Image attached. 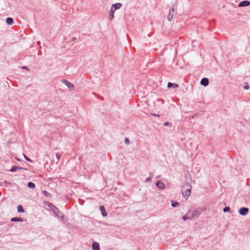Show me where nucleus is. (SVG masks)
<instances>
[{
    "mask_svg": "<svg viewBox=\"0 0 250 250\" xmlns=\"http://www.w3.org/2000/svg\"><path fill=\"white\" fill-rule=\"evenodd\" d=\"M194 218V216H191V217H188V216H184L182 218L183 219L184 221H186L187 220H191L193 218Z\"/></svg>",
    "mask_w": 250,
    "mask_h": 250,
    "instance_id": "obj_19",
    "label": "nucleus"
},
{
    "mask_svg": "<svg viewBox=\"0 0 250 250\" xmlns=\"http://www.w3.org/2000/svg\"><path fill=\"white\" fill-rule=\"evenodd\" d=\"M249 86L248 85H245L244 86V88L245 89H249Z\"/></svg>",
    "mask_w": 250,
    "mask_h": 250,
    "instance_id": "obj_30",
    "label": "nucleus"
},
{
    "mask_svg": "<svg viewBox=\"0 0 250 250\" xmlns=\"http://www.w3.org/2000/svg\"><path fill=\"white\" fill-rule=\"evenodd\" d=\"M12 222H22L23 219L21 217H14L11 219Z\"/></svg>",
    "mask_w": 250,
    "mask_h": 250,
    "instance_id": "obj_13",
    "label": "nucleus"
},
{
    "mask_svg": "<svg viewBox=\"0 0 250 250\" xmlns=\"http://www.w3.org/2000/svg\"><path fill=\"white\" fill-rule=\"evenodd\" d=\"M125 143H126V144H129V139H126L125 140Z\"/></svg>",
    "mask_w": 250,
    "mask_h": 250,
    "instance_id": "obj_29",
    "label": "nucleus"
},
{
    "mask_svg": "<svg viewBox=\"0 0 250 250\" xmlns=\"http://www.w3.org/2000/svg\"><path fill=\"white\" fill-rule=\"evenodd\" d=\"M93 250H100L99 244L97 242H94L92 245Z\"/></svg>",
    "mask_w": 250,
    "mask_h": 250,
    "instance_id": "obj_10",
    "label": "nucleus"
},
{
    "mask_svg": "<svg viewBox=\"0 0 250 250\" xmlns=\"http://www.w3.org/2000/svg\"><path fill=\"white\" fill-rule=\"evenodd\" d=\"M122 6V4L121 3H117L112 4L111 8L115 11L116 10L120 9Z\"/></svg>",
    "mask_w": 250,
    "mask_h": 250,
    "instance_id": "obj_7",
    "label": "nucleus"
},
{
    "mask_svg": "<svg viewBox=\"0 0 250 250\" xmlns=\"http://www.w3.org/2000/svg\"><path fill=\"white\" fill-rule=\"evenodd\" d=\"M76 38H75V37H74V38H73V41L76 40Z\"/></svg>",
    "mask_w": 250,
    "mask_h": 250,
    "instance_id": "obj_32",
    "label": "nucleus"
},
{
    "mask_svg": "<svg viewBox=\"0 0 250 250\" xmlns=\"http://www.w3.org/2000/svg\"><path fill=\"white\" fill-rule=\"evenodd\" d=\"M17 169H25L21 167H17V166H13L12 167L11 169H10V171L15 172Z\"/></svg>",
    "mask_w": 250,
    "mask_h": 250,
    "instance_id": "obj_15",
    "label": "nucleus"
},
{
    "mask_svg": "<svg viewBox=\"0 0 250 250\" xmlns=\"http://www.w3.org/2000/svg\"><path fill=\"white\" fill-rule=\"evenodd\" d=\"M24 158L28 161H30V159L26 156L25 155L23 154Z\"/></svg>",
    "mask_w": 250,
    "mask_h": 250,
    "instance_id": "obj_28",
    "label": "nucleus"
},
{
    "mask_svg": "<svg viewBox=\"0 0 250 250\" xmlns=\"http://www.w3.org/2000/svg\"><path fill=\"white\" fill-rule=\"evenodd\" d=\"M17 210L18 212L23 213L24 212V210L21 205H18L17 207Z\"/></svg>",
    "mask_w": 250,
    "mask_h": 250,
    "instance_id": "obj_17",
    "label": "nucleus"
},
{
    "mask_svg": "<svg viewBox=\"0 0 250 250\" xmlns=\"http://www.w3.org/2000/svg\"><path fill=\"white\" fill-rule=\"evenodd\" d=\"M100 210L101 211L102 214L103 216L105 217L107 216V213L105 211V209L104 206L100 207Z\"/></svg>",
    "mask_w": 250,
    "mask_h": 250,
    "instance_id": "obj_14",
    "label": "nucleus"
},
{
    "mask_svg": "<svg viewBox=\"0 0 250 250\" xmlns=\"http://www.w3.org/2000/svg\"><path fill=\"white\" fill-rule=\"evenodd\" d=\"M230 210V208L228 207H225L224 209H223V211L224 212H228V211H229Z\"/></svg>",
    "mask_w": 250,
    "mask_h": 250,
    "instance_id": "obj_25",
    "label": "nucleus"
},
{
    "mask_svg": "<svg viewBox=\"0 0 250 250\" xmlns=\"http://www.w3.org/2000/svg\"><path fill=\"white\" fill-rule=\"evenodd\" d=\"M152 115H153V116H158V117L159 116V115L155 114H153Z\"/></svg>",
    "mask_w": 250,
    "mask_h": 250,
    "instance_id": "obj_31",
    "label": "nucleus"
},
{
    "mask_svg": "<svg viewBox=\"0 0 250 250\" xmlns=\"http://www.w3.org/2000/svg\"><path fill=\"white\" fill-rule=\"evenodd\" d=\"M153 174H150V176L146 179L145 182H147L151 180V179L153 177Z\"/></svg>",
    "mask_w": 250,
    "mask_h": 250,
    "instance_id": "obj_24",
    "label": "nucleus"
},
{
    "mask_svg": "<svg viewBox=\"0 0 250 250\" xmlns=\"http://www.w3.org/2000/svg\"><path fill=\"white\" fill-rule=\"evenodd\" d=\"M156 186L158 188L161 189H163L166 188L165 184L161 181H157L156 183Z\"/></svg>",
    "mask_w": 250,
    "mask_h": 250,
    "instance_id": "obj_4",
    "label": "nucleus"
},
{
    "mask_svg": "<svg viewBox=\"0 0 250 250\" xmlns=\"http://www.w3.org/2000/svg\"><path fill=\"white\" fill-rule=\"evenodd\" d=\"M169 122H165V123L164 124V125L165 126H167V125H169Z\"/></svg>",
    "mask_w": 250,
    "mask_h": 250,
    "instance_id": "obj_27",
    "label": "nucleus"
},
{
    "mask_svg": "<svg viewBox=\"0 0 250 250\" xmlns=\"http://www.w3.org/2000/svg\"><path fill=\"white\" fill-rule=\"evenodd\" d=\"M53 212L56 214V215L60 217H61V220L62 221L63 220V216L62 215V213L59 211V209L57 208V210H56V209H54V210H53Z\"/></svg>",
    "mask_w": 250,
    "mask_h": 250,
    "instance_id": "obj_11",
    "label": "nucleus"
},
{
    "mask_svg": "<svg viewBox=\"0 0 250 250\" xmlns=\"http://www.w3.org/2000/svg\"><path fill=\"white\" fill-rule=\"evenodd\" d=\"M48 207L51 209L52 211L54 210V209L57 210V208L51 203L48 204Z\"/></svg>",
    "mask_w": 250,
    "mask_h": 250,
    "instance_id": "obj_21",
    "label": "nucleus"
},
{
    "mask_svg": "<svg viewBox=\"0 0 250 250\" xmlns=\"http://www.w3.org/2000/svg\"><path fill=\"white\" fill-rule=\"evenodd\" d=\"M249 211V209L247 208H242L239 210L240 214L245 216L246 215Z\"/></svg>",
    "mask_w": 250,
    "mask_h": 250,
    "instance_id": "obj_5",
    "label": "nucleus"
},
{
    "mask_svg": "<svg viewBox=\"0 0 250 250\" xmlns=\"http://www.w3.org/2000/svg\"><path fill=\"white\" fill-rule=\"evenodd\" d=\"M16 159H17L18 161H20V159L17 158Z\"/></svg>",
    "mask_w": 250,
    "mask_h": 250,
    "instance_id": "obj_33",
    "label": "nucleus"
},
{
    "mask_svg": "<svg viewBox=\"0 0 250 250\" xmlns=\"http://www.w3.org/2000/svg\"><path fill=\"white\" fill-rule=\"evenodd\" d=\"M191 186L189 183L185 184L183 187L182 194L184 197H188L191 194Z\"/></svg>",
    "mask_w": 250,
    "mask_h": 250,
    "instance_id": "obj_1",
    "label": "nucleus"
},
{
    "mask_svg": "<svg viewBox=\"0 0 250 250\" xmlns=\"http://www.w3.org/2000/svg\"><path fill=\"white\" fill-rule=\"evenodd\" d=\"M28 186L29 188H34L35 187V185L31 182H29L28 183Z\"/></svg>",
    "mask_w": 250,
    "mask_h": 250,
    "instance_id": "obj_20",
    "label": "nucleus"
},
{
    "mask_svg": "<svg viewBox=\"0 0 250 250\" xmlns=\"http://www.w3.org/2000/svg\"><path fill=\"white\" fill-rule=\"evenodd\" d=\"M179 205V203L177 202H171V206L173 207H176Z\"/></svg>",
    "mask_w": 250,
    "mask_h": 250,
    "instance_id": "obj_23",
    "label": "nucleus"
},
{
    "mask_svg": "<svg viewBox=\"0 0 250 250\" xmlns=\"http://www.w3.org/2000/svg\"><path fill=\"white\" fill-rule=\"evenodd\" d=\"M202 211V208H198L193 212L191 216H194V218L197 217L201 214Z\"/></svg>",
    "mask_w": 250,
    "mask_h": 250,
    "instance_id": "obj_6",
    "label": "nucleus"
},
{
    "mask_svg": "<svg viewBox=\"0 0 250 250\" xmlns=\"http://www.w3.org/2000/svg\"><path fill=\"white\" fill-rule=\"evenodd\" d=\"M6 23L9 25H12L13 23V19L12 18L8 17L6 19Z\"/></svg>",
    "mask_w": 250,
    "mask_h": 250,
    "instance_id": "obj_16",
    "label": "nucleus"
},
{
    "mask_svg": "<svg viewBox=\"0 0 250 250\" xmlns=\"http://www.w3.org/2000/svg\"><path fill=\"white\" fill-rule=\"evenodd\" d=\"M174 6H172L171 9L169 12V13L167 16V19L169 21H171L173 18V15L174 14Z\"/></svg>",
    "mask_w": 250,
    "mask_h": 250,
    "instance_id": "obj_3",
    "label": "nucleus"
},
{
    "mask_svg": "<svg viewBox=\"0 0 250 250\" xmlns=\"http://www.w3.org/2000/svg\"><path fill=\"white\" fill-rule=\"evenodd\" d=\"M114 10H112V8H111L110 11V14H109V18L110 20H112L114 19Z\"/></svg>",
    "mask_w": 250,
    "mask_h": 250,
    "instance_id": "obj_18",
    "label": "nucleus"
},
{
    "mask_svg": "<svg viewBox=\"0 0 250 250\" xmlns=\"http://www.w3.org/2000/svg\"><path fill=\"white\" fill-rule=\"evenodd\" d=\"M200 83L203 86H207L208 84V80L206 78H204L201 80Z\"/></svg>",
    "mask_w": 250,
    "mask_h": 250,
    "instance_id": "obj_9",
    "label": "nucleus"
},
{
    "mask_svg": "<svg viewBox=\"0 0 250 250\" xmlns=\"http://www.w3.org/2000/svg\"><path fill=\"white\" fill-rule=\"evenodd\" d=\"M61 81L62 83H64L70 90H73L74 89V85L73 83L64 79L62 80Z\"/></svg>",
    "mask_w": 250,
    "mask_h": 250,
    "instance_id": "obj_2",
    "label": "nucleus"
},
{
    "mask_svg": "<svg viewBox=\"0 0 250 250\" xmlns=\"http://www.w3.org/2000/svg\"><path fill=\"white\" fill-rule=\"evenodd\" d=\"M61 155L59 154V153H57L56 154V157L57 158V159L59 160L60 159V158H61Z\"/></svg>",
    "mask_w": 250,
    "mask_h": 250,
    "instance_id": "obj_26",
    "label": "nucleus"
},
{
    "mask_svg": "<svg viewBox=\"0 0 250 250\" xmlns=\"http://www.w3.org/2000/svg\"><path fill=\"white\" fill-rule=\"evenodd\" d=\"M179 86L178 84H176V83H168V84H167V87L168 88H170V87H172L173 88H178Z\"/></svg>",
    "mask_w": 250,
    "mask_h": 250,
    "instance_id": "obj_12",
    "label": "nucleus"
},
{
    "mask_svg": "<svg viewBox=\"0 0 250 250\" xmlns=\"http://www.w3.org/2000/svg\"><path fill=\"white\" fill-rule=\"evenodd\" d=\"M250 5V1L248 0H244L243 1L240 2L239 4V7H244Z\"/></svg>",
    "mask_w": 250,
    "mask_h": 250,
    "instance_id": "obj_8",
    "label": "nucleus"
},
{
    "mask_svg": "<svg viewBox=\"0 0 250 250\" xmlns=\"http://www.w3.org/2000/svg\"><path fill=\"white\" fill-rule=\"evenodd\" d=\"M23 68H26L25 66L23 67Z\"/></svg>",
    "mask_w": 250,
    "mask_h": 250,
    "instance_id": "obj_34",
    "label": "nucleus"
},
{
    "mask_svg": "<svg viewBox=\"0 0 250 250\" xmlns=\"http://www.w3.org/2000/svg\"><path fill=\"white\" fill-rule=\"evenodd\" d=\"M42 193L43 195H44V196H45L46 197H48V196H50V193L49 192H48L46 190L42 191Z\"/></svg>",
    "mask_w": 250,
    "mask_h": 250,
    "instance_id": "obj_22",
    "label": "nucleus"
}]
</instances>
